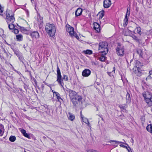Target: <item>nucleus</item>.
Instances as JSON below:
<instances>
[{
    "instance_id": "nucleus-1",
    "label": "nucleus",
    "mask_w": 152,
    "mask_h": 152,
    "mask_svg": "<svg viewBox=\"0 0 152 152\" xmlns=\"http://www.w3.org/2000/svg\"><path fill=\"white\" fill-rule=\"evenodd\" d=\"M69 96L73 104L75 106L82 100L81 96L77 95V93L73 90H69Z\"/></svg>"
},
{
    "instance_id": "nucleus-2",
    "label": "nucleus",
    "mask_w": 152,
    "mask_h": 152,
    "mask_svg": "<svg viewBox=\"0 0 152 152\" xmlns=\"http://www.w3.org/2000/svg\"><path fill=\"white\" fill-rule=\"evenodd\" d=\"M45 29L48 34L50 37H53L56 31V27L54 24L47 23L45 26Z\"/></svg>"
},
{
    "instance_id": "nucleus-3",
    "label": "nucleus",
    "mask_w": 152,
    "mask_h": 152,
    "mask_svg": "<svg viewBox=\"0 0 152 152\" xmlns=\"http://www.w3.org/2000/svg\"><path fill=\"white\" fill-rule=\"evenodd\" d=\"M99 50L103 55L106 54L108 51L107 43L105 42H100L99 44Z\"/></svg>"
},
{
    "instance_id": "nucleus-4",
    "label": "nucleus",
    "mask_w": 152,
    "mask_h": 152,
    "mask_svg": "<svg viewBox=\"0 0 152 152\" xmlns=\"http://www.w3.org/2000/svg\"><path fill=\"white\" fill-rule=\"evenodd\" d=\"M142 96L148 105L150 106H152V93L149 92H144Z\"/></svg>"
},
{
    "instance_id": "nucleus-5",
    "label": "nucleus",
    "mask_w": 152,
    "mask_h": 152,
    "mask_svg": "<svg viewBox=\"0 0 152 152\" xmlns=\"http://www.w3.org/2000/svg\"><path fill=\"white\" fill-rule=\"evenodd\" d=\"M6 18L7 22L9 23H13L15 21L13 13L11 11L7 10L6 12Z\"/></svg>"
},
{
    "instance_id": "nucleus-6",
    "label": "nucleus",
    "mask_w": 152,
    "mask_h": 152,
    "mask_svg": "<svg viewBox=\"0 0 152 152\" xmlns=\"http://www.w3.org/2000/svg\"><path fill=\"white\" fill-rule=\"evenodd\" d=\"M116 52L117 55L120 56H123L124 54V49L123 45L119 44L116 49Z\"/></svg>"
},
{
    "instance_id": "nucleus-7",
    "label": "nucleus",
    "mask_w": 152,
    "mask_h": 152,
    "mask_svg": "<svg viewBox=\"0 0 152 152\" xmlns=\"http://www.w3.org/2000/svg\"><path fill=\"white\" fill-rule=\"evenodd\" d=\"M57 79L56 81L61 86L63 87L64 85V83L63 82V80L62 79V76L61 75L60 71L59 68L58 66L57 68Z\"/></svg>"
},
{
    "instance_id": "nucleus-8",
    "label": "nucleus",
    "mask_w": 152,
    "mask_h": 152,
    "mask_svg": "<svg viewBox=\"0 0 152 152\" xmlns=\"http://www.w3.org/2000/svg\"><path fill=\"white\" fill-rule=\"evenodd\" d=\"M66 30L72 37H75V34L74 28L69 25L66 26Z\"/></svg>"
},
{
    "instance_id": "nucleus-9",
    "label": "nucleus",
    "mask_w": 152,
    "mask_h": 152,
    "mask_svg": "<svg viewBox=\"0 0 152 152\" xmlns=\"http://www.w3.org/2000/svg\"><path fill=\"white\" fill-rule=\"evenodd\" d=\"M30 35L33 38L37 39L39 37V34L37 31H34L31 32Z\"/></svg>"
},
{
    "instance_id": "nucleus-10",
    "label": "nucleus",
    "mask_w": 152,
    "mask_h": 152,
    "mask_svg": "<svg viewBox=\"0 0 152 152\" xmlns=\"http://www.w3.org/2000/svg\"><path fill=\"white\" fill-rule=\"evenodd\" d=\"M91 72V71L88 69H86L83 71L82 75L83 77H87L90 75Z\"/></svg>"
},
{
    "instance_id": "nucleus-11",
    "label": "nucleus",
    "mask_w": 152,
    "mask_h": 152,
    "mask_svg": "<svg viewBox=\"0 0 152 152\" xmlns=\"http://www.w3.org/2000/svg\"><path fill=\"white\" fill-rule=\"evenodd\" d=\"M104 7L105 8H108L111 4L110 0H104Z\"/></svg>"
},
{
    "instance_id": "nucleus-12",
    "label": "nucleus",
    "mask_w": 152,
    "mask_h": 152,
    "mask_svg": "<svg viewBox=\"0 0 152 152\" xmlns=\"http://www.w3.org/2000/svg\"><path fill=\"white\" fill-rule=\"evenodd\" d=\"M112 142H114L115 143H123V144H125L126 145H127V146H124V148L126 149L127 150V149H128L129 148V147L128 144H127L126 143H124L123 142H119V141H116V140H110L109 141V142L110 143H111Z\"/></svg>"
},
{
    "instance_id": "nucleus-13",
    "label": "nucleus",
    "mask_w": 152,
    "mask_h": 152,
    "mask_svg": "<svg viewBox=\"0 0 152 152\" xmlns=\"http://www.w3.org/2000/svg\"><path fill=\"white\" fill-rule=\"evenodd\" d=\"M83 12L82 9L80 8H79L76 10L75 12V15L76 17L80 15Z\"/></svg>"
},
{
    "instance_id": "nucleus-14",
    "label": "nucleus",
    "mask_w": 152,
    "mask_h": 152,
    "mask_svg": "<svg viewBox=\"0 0 152 152\" xmlns=\"http://www.w3.org/2000/svg\"><path fill=\"white\" fill-rule=\"evenodd\" d=\"M94 28L97 32H99L100 31V26L99 24L97 23H94Z\"/></svg>"
},
{
    "instance_id": "nucleus-15",
    "label": "nucleus",
    "mask_w": 152,
    "mask_h": 152,
    "mask_svg": "<svg viewBox=\"0 0 152 152\" xmlns=\"http://www.w3.org/2000/svg\"><path fill=\"white\" fill-rule=\"evenodd\" d=\"M141 29L140 27H137L133 31L134 33L136 34V33L141 35Z\"/></svg>"
},
{
    "instance_id": "nucleus-16",
    "label": "nucleus",
    "mask_w": 152,
    "mask_h": 152,
    "mask_svg": "<svg viewBox=\"0 0 152 152\" xmlns=\"http://www.w3.org/2000/svg\"><path fill=\"white\" fill-rule=\"evenodd\" d=\"M53 95H55L58 101H60V99L62 100V99L60 97V96L59 93L56 92H53Z\"/></svg>"
},
{
    "instance_id": "nucleus-17",
    "label": "nucleus",
    "mask_w": 152,
    "mask_h": 152,
    "mask_svg": "<svg viewBox=\"0 0 152 152\" xmlns=\"http://www.w3.org/2000/svg\"><path fill=\"white\" fill-rule=\"evenodd\" d=\"M4 133V127L3 125H0V136H1L3 135Z\"/></svg>"
},
{
    "instance_id": "nucleus-18",
    "label": "nucleus",
    "mask_w": 152,
    "mask_h": 152,
    "mask_svg": "<svg viewBox=\"0 0 152 152\" xmlns=\"http://www.w3.org/2000/svg\"><path fill=\"white\" fill-rule=\"evenodd\" d=\"M146 129L148 132L152 133V124L148 125L146 127Z\"/></svg>"
},
{
    "instance_id": "nucleus-19",
    "label": "nucleus",
    "mask_w": 152,
    "mask_h": 152,
    "mask_svg": "<svg viewBox=\"0 0 152 152\" xmlns=\"http://www.w3.org/2000/svg\"><path fill=\"white\" fill-rule=\"evenodd\" d=\"M68 115L69 116V119L71 121H73L75 118V116L74 115L70 113H68Z\"/></svg>"
},
{
    "instance_id": "nucleus-20",
    "label": "nucleus",
    "mask_w": 152,
    "mask_h": 152,
    "mask_svg": "<svg viewBox=\"0 0 152 152\" xmlns=\"http://www.w3.org/2000/svg\"><path fill=\"white\" fill-rule=\"evenodd\" d=\"M16 39L19 41H21L23 40V36L21 34L17 35L16 36Z\"/></svg>"
},
{
    "instance_id": "nucleus-21",
    "label": "nucleus",
    "mask_w": 152,
    "mask_h": 152,
    "mask_svg": "<svg viewBox=\"0 0 152 152\" xmlns=\"http://www.w3.org/2000/svg\"><path fill=\"white\" fill-rule=\"evenodd\" d=\"M82 119L83 120V122L87 124L90 127H91V126H90V124L89 123L88 119L86 118H84Z\"/></svg>"
},
{
    "instance_id": "nucleus-22",
    "label": "nucleus",
    "mask_w": 152,
    "mask_h": 152,
    "mask_svg": "<svg viewBox=\"0 0 152 152\" xmlns=\"http://www.w3.org/2000/svg\"><path fill=\"white\" fill-rule=\"evenodd\" d=\"M20 29L23 32L26 33L29 30V28H26L24 27H21Z\"/></svg>"
},
{
    "instance_id": "nucleus-23",
    "label": "nucleus",
    "mask_w": 152,
    "mask_h": 152,
    "mask_svg": "<svg viewBox=\"0 0 152 152\" xmlns=\"http://www.w3.org/2000/svg\"><path fill=\"white\" fill-rule=\"evenodd\" d=\"M135 63L136 68H137V70H138L139 69V66H141V64L139 61H136Z\"/></svg>"
},
{
    "instance_id": "nucleus-24",
    "label": "nucleus",
    "mask_w": 152,
    "mask_h": 152,
    "mask_svg": "<svg viewBox=\"0 0 152 152\" xmlns=\"http://www.w3.org/2000/svg\"><path fill=\"white\" fill-rule=\"evenodd\" d=\"M16 140V138L14 136H11L9 138V140L11 142H14Z\"/></svg>"
},
{
    "instance_id": "nucleus-25",
    "label": "nucleus",
    "mask_w": 152,
    "mask_h": 152,
    "mask_svg": "<svg viewBox=\"0 0 152 152\" xmlns=\"http://www.w3.org/2000/svg\"><path fill=\"white\" fill-rule=\"evenodd\" d=\"M129 36L131 37L134 40H135L136 41H138V39L137 37L135 35L133 34H131L129 35Z\"/></svg>"
},
{
    "instance_id": "nucleus-26",
    "label": "nucleus",
    "mask_w": 152,
    "mask_h": 152,
    "mask_svg": "<svg viewBox=\"0 0 152 152\" xmlns=\"http://www.w3.org/2000/svg\"><path fill=\"white\" fill-rule=\"evenodd\" d=\"M105 55H103V53H102V55L99 57V60L102 61H104L105 60V57L104 56Z\"/></svg>"
},
{
    "instance_id": "nucleus-27",
    "label": "nucleus",
    "mask_w": 152,
    "mask_h": 152,
    "mask_svg": "<svg viewBox=\"0 0 152 152\" xmlns=\"http://www.w3.org/2000/svg\"><path fill=\"white\" fill-rule=\"evenodd\" d=\"M104 11H102L99 12L98 13V15H99V19H102V18L104 16Z\"/></svg>"
},
{
    "instance_id": "nucleus-28",
    "label": "nucleus",
    "mask_w": 152,
    "mask_h": 152,
    "mask_svg": "<svg viewBox=\"0 0 152 152\" xmlns=\"http://www.w3.org/2000/svg\"><path fill=\"white\" fill-rule=\"evenodd\" d=\"M126 98L127 100V102H131V98L129 94L128 93L127 94Z\"/></svg>"
},
{
    "instance_id": "nucleus-29",
    "label": "nucleus",
    "mask_w": 152,
    "mask_h": 152,
    "mask_svg": "<svg viewBox=\"0 0 152 152\" xmlns=\"http://www.w3.org/2000/svg\"><path fill=\"white\" fill-rule=\"evenodd\" d=\"M9 25V28L10 29H14L15 26L12 23H10L8 24Z\"/></svg>"
},
{
    "instance_id": "nucleus-30",
    "label": "nucleus",
    "mask_w": 152,
    "mask_h": 152,
    "mask_svg": "<svg viewBox=\"0 0 152 152\" xmlns=\"http://www.w3.org/2000/svg\"><path fill=\"white\" fill-rule=\"evenodd\" d=\"M85 53L88 54H91L92 53V52L91 50H87L86 51H84Z\"/></svg>"
},
{
    "instance_id": "nucleus-31",
    "label": "nucleus",
    "mask_w": 152,
    "mask_h": 152,
    "mask_svg": "<svg viewBox=\"0 0 152 152\" xmlns=\"http://www.w3.org/2000/svg\"><path fill=\"white\" fill-rule=\"evenodd\" d=\"M128 23V19H124V23L123 25L124 27H126Z\"/></svg>"
},
{
    "instance_id": "nucleus-32",
    "label": "nucleus",
    "mask_w": 152,
    "mask_h": 152,
    "mask_svg": "<svg viewBox=\"0 0 152 152\" xmlns=\"http://www.w3.org/2000/svg\"><path fill=\"white\" fill-rule=\"evenodd\" d=\"M115 67H113V69L112 71V72H108V75L110 76H111V75H111V73H114L115 72Z\"/></svg>"
},
{
    "instance_id": "nucleus-33",
    "label": "nucleus",
    "mask_w": 152,
    "mask_h": 152,
    "mask_svg": "<svg viewBox=\"0 0 152 152\" xmlns=\"http://www.w3.org/2000/svg\"><path fill=\"white\" fill-rule=\"evenodd\" d=\"M128 8H127L126 14V15L125 16V17L124 19H126H126H128V17H129V16L130 12V11L128 13V16L127 14H128Z\"/></svg>"
},
{
    "instance_id": "nucleus-34",
    "label": "nucleus",
    "mask_w": 152,
    "mask_h": 152,
    "mask_svg": "<svg viewBox=\"0 0 152 152\" xmlns=\"http://www.w3.org/2000/svg\"><path fill=\"white\" fill-rule=\"evenodd\" d=\"M63 80H64L65 81H67L68 80V78L67 76L65 75H63Z\"/></svg>"
},
{
    "instance_id": "nucleus-35",
    "label": "nucleus",
    "mask_w": 152,
    "mask_h": 152,
    "mask_svg": "<svg viewBox=\"0 0 152 152\" xmlns=\"http://www.w3.org/2000/svg\"><path fill=\"white\" fill-rule=\"evenodd\" d=\"M25 137H27L28 138H29L30 137L29 136V135L27 133H26L25 134L23 135Z\"/></svg>"
},
{
    "instance_id": "nucleus-36",
    "label": "nucleus",
    "mask_w": 152,
    "mask_h": 152,
    "mask_svg": "<svg viewBox=\"0 0 152 152\" xmlns=\"http://www.w3.org/2000/svg\"><path fill=\"white\" fill-rule=\"evenodd\" d=\"M14 32L15 34H17L18 33L19 31L18 29L15 28L14 29Z\"/></svg>"
},
{
    "instance_id": "nucleus-37",
    "label": "nucleus",
    "mask_w": 152,
    "mask_h": 152,
    "mask_svg": "<svg viewBox=\"0 0 152 152\" xmlns=\"http://www.w3.org/2000/svg\"><path fill=\"white\" fill-rule=\"evenodd\" d=\"M21 132L23 134V135L25 134L26 133V130H25L24 129H22L21 130Z\"/></svg>"
},
{
    "instance_id": "nucleus-38",
    "label": "nucleus",
    "mask_w": 152,
    "mask_h": 152,
    "mask_svg": "<svg viewBox=\"0 0 152 152\" xmlns=\"http://www.w3.org/2000/svg\"><path fill=\"white\" fill-rule=\"evenodd\" d=\"M151 72H150L149 73H150V74L149 76H148L147 78H149L150 77L152 78V74H151Z\"/></svg>"
},
{
    "instance_id": "nucleus-39",
    "label": "nucleus",
    "mask_w": 152,
    "mask_h": 152,
    "mask_svg": "<svg viewBox=\"0 0 152 152\" xmlns=\"http://www.w3.org/2000/svg\"><path fill=\"white\" fill-rule=\"evenodd\" d=\"M120 107L121 108L123 109H124L126 108V107L125 105L123 106L122 105H121L120 106Z\"/></svg>"
},
{
    "instance_id": "nucleus-40",
    "label": "nucleus",
    "mask_w": 152,
    "mask_h": 152,
    "mask_svg": "<svg viewBox=\"0 0 152 152\" xmlns=\"http://www.w3.org/2000/svg\"><path fill=\"white\" fill-rule=\"evenodd\" d=\"M129 148L127 149V150L128 152H132V151H131V149L130 147H129Z\"/></svg>"
},
{
    "instance_id": "nucleus-41",
    "label": "nucleus",
    "mask_w": 152,
    "mask_h": 152,
    "mask_svg": "<svg viewBox=\"0 0 152 152\" xmlns=\"http://www.w3.org/2000/svg\"><path fill=\"white\" fill-rule=\"evenodd\" d=\"M95 150H90L88 151L87 152H95Z\"/></svg>"
},
{
    "instance_id": "nucleus-42",
    "label": "nucleus",
    "mask_w": 152,
    "mask_h": 152,
    "mask_svg": "<svg viewBox=\"0 0 152 152\" xmlns=\"http://www.w3.org/2000/svg\"><path fill=\"white\" fill-rule=\"evenodd\" d=\"M80 116H81V119H83V118L84 117H83V116L82 115V114L81 111L80 112Z\"/></svg>"
},
{
    "instance_id": "nucleus-43",
    "label": "nucleus",
    "mask_w": 152,
    "mask_h": 152,
    "mask_svg": "<svg viewBox=\"0 0 152 152\" xmlns=\"http://www.w3.org/2000/svg\"><path fill=\"white\" fill-rule=\"evenodd\" d=\"M69 90H70L69 89L67 88V89H66V91L69 93Z\"/></svg>"
},
{
    "instance_id": "nucleus-44",
    "label": "nucleus",
    "mask_w": 152,
    "mask_h": 152,
    "mask_svg": "<svg viewBox=\"0 0 152 152\" xmlns=\"http://www.w3.org/2000/svg\"><path fill=\"white\" fill-rule=\"evenodd\" d=\"M125 145H122V144H121L120 145V146L121 147H123V148H124V146Z\"/></svg>"
},
{
    "instance_id": "nucleus-45",
    "label": "nucleus",
    "mask_w": 152,
    "mask_h": 152,
    "mask_svg": "<svg viewBox=\"0 0 152 152\" xmlns=\"http://www.w3.org/2000/svg\"><path fill=\"white\" fill-rule=\"evenodd\" d=\"M137 71H135V73L136 74H137Z\"/></svg>"
},
{
    "instance_id": "nucleus-46",
    "label": "nucleus",
    "mask_w": 152,
    "mask_h": 152,
    "mask_svg": "<svg viewBox=\"0 0 152 152\" xmlns=\"http://www.w3.org/2000/svg\"><path fill=\"white\" fill-rule=\"evenodd\" d=\"M52 92H53H53H54V91H53V90Z\"/></svg>"
},
{
    "instance_id": "nucleus-47",
    "label": "nucleus",
    "mask_w": 152,
    "mask_h": 152,
    "mask_svg": "<svg viewBox=\"0 0 152 152\" xmlns=\"http://www.w3.org/2000/svg\"><path fill=\"white\" fill-rule=\"evenodd\" d=\"M50 140H52V141H53V140H52V139H50Z\"/></svg>"
},
{
    "instance_id": "nucleus-48",
    "label": "nucleus",
    "mask_w": 152,
    "mask_h": 152,
    "mask_svg": "<svg viewBox=\"0 0 152 152\" xmlns=\"http://www.w3.org/2000/svg\"><path fill=\"white\" fill-rule=\"evenodd\" d=\"M43 138H45V137H43Z\"/></svg>"
},
{
    "instance_id": "nucleus-49",
    "label": "nucleus",
    "mask_w": 152,
    "mask_h": 152,
    "mask_svg": "<svg viewBox=\"0 0 152 152\" xmlns=\"http://www.w3.org/2000/svg\"><path fill=\"white\" fill-rule=\"evenodd\" d=\"M129 31H129V30L128 31V32H129Z\"/></svg>"
},
{
    "instance_id": "nucleus-50",
    "label": "nucleus",
    "mask_w": 152,
    "mask_h": 152,
    "mask_svg": "<svg viewBox=\"0 0 152 152\" xmlns=\"http://www.w3.org/2000/svg\"><path fill=\"white\" fill-rule=\"evenodd\" d=\"M123 140L124 141H125V140Z\"/></svg>"
}]
</instances>
